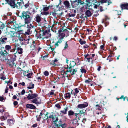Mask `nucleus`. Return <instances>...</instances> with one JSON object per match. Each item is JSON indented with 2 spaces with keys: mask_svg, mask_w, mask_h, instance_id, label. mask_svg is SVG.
<instances>
[{
  "mask_svg": "<svg viewBox=\"0 0 128 128\" xmlns=\"http://www.w3.org/2000/svg\"><path fill=\"white\" fill-rule=\"evenodd\" d=\"M30 12L28 11L23 12L21 15L20 17L22 19H24L25 24H28L30 23L32 20L31 17H30Z\"/></svg>",
  "mask_w": 128,
  "mask_h": 128,
  "instance_id": "nucleus-1",
  "label": "nucleus"
},
{
  "mask_svg": "<svg viewBox=\"0 0 128 128\" xmlns=\"http://www.w3.org/2000/svg\"><path fill=\"white\" fill-rule=\"evenodd\" d=\"M65 36V34L63 32L60 33L57 38L58 41L54 44V46L55 48L58 47V43L60 44L62 42L64 37Z\"/></svg>",
  "mask_w": 128,
  "mask_h": 128,
  "instance_id": "nucleus-2",
  "label": "nucleus"
},
{
  "mask_svg": "<svg viewBox=\"0 0 128 128\" xmlns=\"http://www.w3.org/2000/svg\"><path fill=\"white\" fill-rule=\"evenodd\" d=\"M51 34L49 33V32L47 30L44 31V32H40L39 34L38 37L40 38H47L48 37L50 36Z\"/></svg>",
  "mask_w": 128,
  "mask_h": 128,
  "instance_id": "nucleus-3",
  "label": "nucleus"
},
{
  "mask_svg": "<svg viewBox=\"0 0 128 128\" xmlns=\"http://www.w3.org/2000/svg\"><path fill=\"white\" fill-rule=\"evenodd\" d=\"M6 51L5 50H2L0 51V60H2L5 58V56L7 54Z\"/></svg>",
  "mask_w": 128,
  "mask_h": 128,
  "instance_id": "nucleus-4",
  "label": "nucleus"
},
{
  "mask_svg": "<svg viewBox=\"0 0 128 128\" xmlns=\"http://www.w3.org/2000/svg\"><path fill=\"white\" fill-rule=\"evenodd\" d=\"M32 103L35 104L37 105L41 103V99L40 98H36L31 100Z\"/></svg>",
  "mask_w": 128,
  "mask_h": 128,
  "instance_id": "nucleus-5",
  "label": "nucleus"
},
{
  "mask_svg": "<svg viewBox=\"0 0 128 128\" xmlns=\"http://www.w3.org/2000/svg\"><path fill=\"white\" fill-rule=\"evenodd\" d=\"M109 19V18L107 16H105L104 18L102 20V23L104 24L105 26H106L109 24L108 21Z\"/></svg>",
  "mask_w": 128,
  "mask_h": 128,
  "instance_id": "nucleus-6",
  "label": "nucleus"
},
{
  "mask_svg": "<svg viewBox=\"0 0 128 128\" xmlns=\"http://www.w3.org/2000/svg\"><path fill=\"white\" fill-rule=\"evenodd\" d=\"M88 106L87 102H84L82 104H78L77 106V108H83L87 107Z\"/></svg>",
  "mask_w": 128,
  "mask_h": 128,
  "instance_id": "nucleus-7",
  "label": "nucleus"
},
{
  "mask_svg": "<svg viewBox=\"0 0 128 128\" xmlns=\"http://www.w3.org/2000/svg\"><path fill=\"white\" fill-rule=\"evenodd\" d=\"M38 95L36 94H29L27 97V98L28 100L34 99L37 97Z\"/></svg>",
  "mask_w": 128,
  "mask_h": 128,
  "instance_id": "nucleus-8",
  "label": "nucleus"
},
{
  "mask_svg": "<svg viewBox=\"0 0 128 128\" xmlns=\"http://www.w3.org/2000/svg\"><path fill=\"white\" fill-rule=\"evenodd\" d=\"M8 4L10 5L13 8H14L15 7H18V6L16 4H15L14 1L12 0H10V1L7 2Z\"/></svg>",
  "mask_w": 128,
  "mask_h": 128,
  "instance_id": "nucleus-9",
  "label": "nucleus"
},
{
  "mask_svg": "<svg viewBox=\"0 0 128 128\" xmlns=\"http://www.w3.org/2000/svg\"><path fill=\"white\" fill-rule=\"evenodd\" d=\"M35 44L33 43V44H32L31 45L30 47L32 50H34L37 52H39L40 50L41 49V48H39L38 47L35 48L34 47Z\"/></svg>",
  "mask_w": 128,
  "mask_h": 128,
  "instance_id": "nucleus-10",
  "label": "nucleus"
},
{
  "mask_svg": "<svg viewBox=\"0 0 128 128\" xmlns=\"http://www.w3.org/2000/svg\"><path fill=\"white\" fill-rule=\"evenodd\" d=\"M42 18L38 14H37L34 18V20L37 23H39L41 20Z\"/></svg>",
  "mask_w": 128,
  "mask_h": 128,
  "instance_id": "nucleus-11",
  "label": "nucleus"
},
{
  "mask_svg": "<svg viewBox=\"0 0 128 128\" xmlns=\"http://www.w3.org/2000/svg\"><path fill=\"white\" fill-rule=\"evenodd\" d=\"M47 62H50V60H48L47 61ZM58 61V60L57 59H55L54 60H52V61L51 60L50 62V65L55 66L57 65V62Z\"/></svg>",
  "mask_w": 128,
  "mask_h": 128,
  "instance_id": "nucleus-12",
  "label": "nucleus"
},
{
  "mask_svg": "<svg viewBox=\"0 0 128 128\" xmlns=\"http://www.w3.org/2000/svg\"><path fill=\"white\" fill-rule=\"evenodd\" d=\"M71 12L68 14L69 17H74L76 15V10H75L72 9L71 10Z\"/></svg>",
  "mask_w": 128,
  "mask_h": 128,
  "instance_id": "nucleus-13",
  "label": "nucleus"
},
{
  "mask_svg": "<svg viewBox=\"0 0 128 128\" xmlns=\"http://www.w3.org/2000/svg\"><path fill=\"white\" fill-rule=\"evenodd\" d=\"M14 48L15 49L17 50V51L18 53L20 54H22L23 52V49L20 47H17L15 45Z\"/></svg>",
  "mask_w": 128,
  "mask_h": 128,
  "instance_id": "nucleus-14",
  "label": "nucleus"
},
{
  "mask_svg": "<svg viewBox=\"0 0 128 128\" xmlns=\"http://www.w3.org/2000/svg\"><path fill=\"white\" fill-rule=\"evenodd\" d=\"M79 92V90H78L77 88H76L74 90H72L71 92V94H72L74 95L75 97L77 96V94Z\"/></svg>",
  "mask_w": 128,
  "mask_h": 128,
  "instance_id": "nucleus-15",
  "label": "nucleus"
},
{
  "mask_svg": "<svg viewBox=\"0 0 128 128\" xmlns=\"http://www.w3.org/2000/svg\"><path fill=\"white\" fill-rule=\"evenodd\" d=\"M26 106L27 108L31 109H34L36 108V107L32 104H27Z\"/></svg>",
  "mask_w": 128,
  "mask_h": 128,
  "instance_id": "nucleus-16",
  "label": "nucleus"
},
{
  "mask_svg": "<svg viewBox=\"0 0 128 128\" xmlns=\"http://www.w3.org/2000/svg\"><path fill=\"white\" fill-rule=\"evenodd\" d=\"M64 4L65 6V7L67 8H70V4L68 1L66 0L64 2Z\"/></svg>",
  "mask_w": 128,
  "mask_h": 128,
  "instance_id": "nucleus-17",
  "label": "nucleus"
},
{
  "mask_svg": "<svg viewBox=\"0 0 128 128\" xmlns=\"http://www.w3.org/2000/svg\"><path fill=\"white\" fill-rule=\"evenodd\" d=\"M120 7L122 10H128V4H122L121 5Z\"/></svg>",
  "mask_w": 128,
  "mask_h": 128,
  "instance_id": "nucleus-18",
  "label": "nucleus"
},
{
  "mask_svg": "<svg viewBox=\"0 0 128 128\" xmlns=\"http://www.w3.org/2000/svg\"><path fill=\"white\" fill-rule=\"evenodd\" d=\"M8 124L9 126H12L14 124V121L12 119H9L8 120Z\"/></svg>",
  "mask_w": 128,
  "mask_h": 128,
  "instance_id": "nucleus-19",
  "label": "nucleus"
},
{
  "mask_svg": "<svg viewBox=\"0 0 128 128\" xmlns=\"http://www.w3.org/2000/svg\"><path fill=\"white\" fill-rule=\"evenodd\" d=\"M7 40V38L6 37L1 38L0 39V42L2 44L5 43Z\"/></svg>",
  "mask_w": 128,
  "mask_h": 128,
  "instance_id": "nucleus-20",
  "label": "nucleus"
},
{
  "mask_svg": "<svg viewBox=\"0 0 128 128\" xmlns=\"http://www.w3.org/2000/svg\"><path fill=\"white\" fill-rule=\"evenodd\" d=\"M9 24L11 26H15L16 24V21L13 19L12 20L9 22Z\"/></svg>",
  "mask_w": 128,
  "mask_h": 128,
  "instance_id": "nucleus-21",
  "label": "nucleus"
},
{
  "mask_svg": "<svg viewBox=\"0 0 128 128\" xmlns=\"http://www.w3.org/2000/svg\"><path fill=\"white\" fill-rule=\"evenodd\" d=\"M70 94L69 92L67 93L64 94V98L66 99H69L70 98Z\"/></svg>",
  "mask_w": 128,
  "mask_h": 128,
  "instance_id": "nucleus-22",
  "label": "nucleus"
},
{
  "mask_svg": "<svg viewBox=\"0 0 128 128\" xmlns=\"http://www.w3.org/2000/svg\"><path fill=\"white\" fill-rule=\"evenodd\" d=\"M68 107H66L64 108V110H61L60 112L64 114H66L67 113V112L68 111Z\"/></svg>",
  "mask_w": 128,
  "mask_h": 128,
  "instance_id": "nucleus-23",
  "label": "nucleus"
},
{
  "mask_svg": "<svg viewBox=\"0 0 128 128\" xmlns=\"http://www.w3.org/2000/svg\"><path fill=\"white\" fill-rule=\"evenodd\" d=\"M76 64V63L74 61H72L71 62L70 61L69 62V66L73 68Z\"/></svg>",
  "mask_w": 128,
  "mask_h": 128,
  "instance_id": "nucleus-24",
  "label": "nucleus"
},
{
  "mask_svg": "<svg viewBox=\"0 0 128 128\" xmlns=\"http://www.w3.org/2000/svg\"><path fill=\"white\" fill-rule=\"evenodd\" d=\"M85 14L88 16H90L92 15V13L89 10H88L85 12Z\"/></svg>",
  "mask_w": 128,
  "mask_h": 128,
  "instance_id": "nucleus-25",
  "label": "nucleus"
},
{
  "mask_svg": "<svg viewBox=\"0 0 128 128\" xmlns=\"http://www.w3.org/2000/svg\"><path fill=\"white\" fill-rule=\"evenodd\" d=\"M27 88L29 89L33 88H34V85L32 82H31L29 84Z\"/></svg>",
  "mask_w": 128,
  "mask_h": 128,
  "instance_id": "nucleus-26",
  "label": "nucleus"
},
{
  "mask_svg": "<svg viewBox=\"0 0 128 128\" xmlns=\"http://www.w3.org/2000/svg\"><path fill=\"white\" fill-rule=\"evenodd\" d=\"M83 2L81 1V0H76L74 1L75 4L77 5H78L80 3L81 4H83Z\"/></svg>",
  "mask_w": 128,
  "mask_h": 128,
  "instance_id": "nucleus-27",
  "label": "nucleus"
},
{
  "mask_svg": "<svg viewBox=\"0 0 128 128\" xmlns=\"http://www.w3.org/2000/svg\"><path fill=\"white\" fill-rule=\"evenodd\" d=\"M78 122V121L76 120L75 119H74L72 120V123L73 124H75L77 126H78L79 124Z\"/></svg>",
  "mask_w": 128,
  "mask_h": 128,
  "instance_id": "nucleus-28",
  "label": "nucleus"
},
{
  "mask_svg": "<svg viewBox=\"0 0 128 128\" xmlns=\"http://www.w3.org/2000/svg\"><path fill=\"white\" fill-rule=\"evenodd\" d=\"M16 56L15 54H13L12 57L11 58V62H14L16 60Z\"/></svg>",
  "mask_w": 128,
  "mask_h": 128,
  "instance_id": "nucleus-29",
  "label": "nucleus"
},
{
  "mask_svg": "<svg viewBox=\"0 0 128 128\" xmlns=\"http://www.w3.org/2000/svg\"><path fill=\"white\" fill-rule=\"evenodd\" d=\"M4 73H2L0 74V78L1 80H5L6 79V77L4 75Z\"/></svg>",
  "mask_w": 128,
  "mask_h": 128,
  "instance_id": "nucleus-30",
  "label": "nucleus"
},
{
  "mask_svg": "<svg viewBox=\"0 0 128 128\" xmlns=\"http://www.w3.org/2000/svg\"><path fill=\"white\" fill-rule=\"evenodd\" d=\"M5 25L2 22L0 21V29H2L4 28Z\"/></svg>",
  "mask_w": 128,
  "mask_h": 128,
  "instance_id": "nucleus-31",
  "label": "nucleus"
},
{
  "mask_svg": "<svg viewBox=\"0 0 128 128\" xmlns=\"http://www.w3.org/2000/svg\"><path fill=\"white\" fill-rule=\"evenodd\" d=\"M79 42L81 44H86V42L85 40H82V39H80V40Z\"/></svg>",
  "mask_w": 128,
  "mask_h": 128,
  "instance_id": "nucleus-32",
  "label": "nucleus"
},
{
  "mask_svg": "<svg viewBox=\"0 0 128 128\" xmlns=\"http://www.w3.org/2000/svg\"><path fill=\"white\" fill-rule=\"evenodd\" d=\"M68 115L70 116H72L74 114V112L72 110L69 111L68 112Z\"/></svg>",
  "mask_w": 128,
  "mask_h": 128,
  "instance_id": "nucleus-33",
  "label": "nucleus"
},
{
  "mask_svg": "<svg viewBox=\"0 0 128 128\" xmlns=\"http://www.w3.org/2000/svg\"><path fill=\"white\" fill-rule=\"evenodd\" d=\"M31 32V30L29 28H28L27 31H26V32L25 33V34L26 35V34H30Z\"/></svg>",
  "mask_w": 128,
  "mask_h": 128,
  "instance_id": "nucleus-34",
  "label": "nucleus"
},
{
  "mask_svg": "<svg viewBox=\"0 0 128 128\" xmlns=\"http://www.w3.org/2000/svg\"><path fill=\"white\" fill-rule=\"evenodd\" d=\"M14 63L13 62H11V60L8 63V64L9 66L11 67H12L13 66H14Z\"/></svg>",
  "mask_w": 128,
  "mask_h": 128,
  "instance_id": "nucleus-35",
  "label": "nucleus"
},
{
  "mask_svg": "<svg viewBox=\"0 0 128 128\" xmlns=\"http://www.w3.org/2000/svg\"><path fill=\"white\" fill-rule=\"evenodd\" d=\"M78 114H77V113L74 114V115L76 116V118L75 119L78 121V120H80V117L79 116H78Z\"/></svg>",
  "mask_w": 128,
  "mask_h": 128,
  "instance_id": "nucleus-36",
  "label": "nucleus"
},
{
  "mask_svg": "<svg viewBox=\"0 0 128 128\" xmlns=\"http://www.w3.org/2000/svg\"><path fill=\"white\" fill-rule=\"evenodd\" d=\"M6 50H9L11 49V46L9 45H6L5 46Z\"/></svg>",
  "mask_w": 128,
  "mask_h": 128,
  "instance_id": "nucleus-37",
  "label": "nucleus"
},
{
  "mask_svg": "<svg viewBox=\"0 0 128 128\" xmlns=\"http://www.w3.org/2000/svg\"><path fill=\"white\" fill-rule=\"evenodd\" d=\"M77 114H80V115L82 114H83V115H85L86 112H84L83 110H80L79 113H77Z\"/></svg>",
  "mask_w": 128,
  "mask_h": 128,
  "instance_id": "nucleus-38",
  "label": "nucleus"
},
{
  "mask_svg": "<svg viewBox=\"0 0 128 128\" xmlns=\"http://www.w3.org/2000/svg\"><path fill=\"white\" fill-rule=\"evenodd\" d=\"M41 14L43 15H44L48 14L49 13L47 12L44 11L41 12Z\"/></svg>",
  "mask_w": 128,
  "mask_h": 128,
  "instance_id": "nucleus-39",
  "label": "nucleus"
},
{
  "mask_svg": "<svg viewBox=\"0 0 128 128\" xmlns=\"http://www.w3.org/2000/svg\"><path fill=\"white\" fill-rule=\"evenodd\" d=\"M18 38L19 40L20 41H23L24 40H25L23 38L22 35H21V36H18Z\"/></svg>",
  "mask_w": 128,
  "mask_h": 128,
  "instance_id": "nucleus-40",
  "label": "nucleus"
},
{
  "mask_svg": "<svg viewBox=\"0 0 128 128\" xmlns=\"http://www.w3.org/2000/svg\"><path fill=\"white\" fill-rule=\"evenodd\" d=\"M50 7V6H48V7L46 6V7H44V6L43 7V10L44 11H47L48 10H49Z\"/></svg>",
  "mask_w": 128,
  "mask_h": 128,
  "instance_id": "nucleus-41",
  "label": "nucleus"
},
{
  "mask_svg": "<svg viewBox=\"0 0 128 128\" xmlns=\"http://www.w3.org/2000/svg\"><path fill=\"white\" fill-rule=\"evenodd\" d=\"M7 117L6 116H2L0 117V119L2 121H3L6 119Z\"/></svg>",
  "mask_w": 128,
  "mask_h": 128,
  "instance_id": "nucleus-42",
  "label": "nucleus"
},
{
  "mask_svg": "<svg viewBox=\"0 0 128 128\" xmlns=\"http://www.w3.org/2000/svg\"><path fill=\"white\" fill-rule=\"evenodd\" d=\"M77 71V70L76 69H74L72 70V72H71V74L72 75H73Z\"/></svg>",
  "mask_w": 128,
  "mask_h": 128,
  "instance_id": "nucleus-43",
  "label": "nucleus"
},
{
  "mask_svg": "<svg viewBox=\"0 0 128 128\" xmlns=\"http://www.w3.org/2000/svg\"><path fill=\"white\" fill-rule=\"evenodd\" d=\"M82 73H85L86 72V70L84 69L81 68V69H80Z\"/></svg>",
  "mask_w": 128,
  "mask_h": 128,
  "instance_id": "nucleus-44",
  "label": "nucleus"
},
{
  "mask_svg": "<svg viewBox=\"0 0 128 128\" xmlns=\"http://www.w3.org/2000/svg\"><path fill=\"white\" fill-rule=\"evenodd\" d=\"M100 5V3L99 2L97 4H95L94 6V8H97Z\"/></svg>",
  "mask_w": 128,
  "mask_h": 128,
  "instance_id": "nucleus-45",
  "label": "nucleus"
},
{
  "mask_svg": "<svg viewBox=\"0 0 128 128\" xmlns=\"http://www.w3.org/2000/svg\"><path fill=\"white\" fill-rule=\"evenodd\" d=\"M32 74V73H28L26 75V76L28 78H30Z\"/></svg>",
  "mask_w": 128,
  "mask_h": 128,
  "instance_id": "nucleus-46",
  "label": "nucleus"
},
{
  "mask_svg": "<svg viewBox=\"0 0 128 128\" xmlns=\"http://www.w3.org/2000/svg\"><path fill=\"white\" fill-rule=\"evenodd\" d=\"M68 44L67 43V42H66L64 46V50L66 49H67L68 48Z\"/></svg>",
  "mask_w": 128,
  "mask_h": 128,
  "instance_id": "nucleus-47",
  "label": "nucleus"
},
{
  "mask_svg": "<svg viewBox=\"0 0 128 128\" xmlns=\"http://www.w3.org/2000/svg\"><path fill=\"white\" fill-rule=\"evenodd\" d=\"M72 68V67L70 66L69 68H68V69L66 71V72H71L72 70L71 68Z\"/></svg>",
  "mask_w": 128,
  "mask_h": 128,
  "instance_id": "nucleus-48",
  "label": "nucleus"
},
{
  "mask_svg": "<svg viewBox=\"0 0 128 128\" xmlns=\"http://www.w3.org/2000/svg\"><path fill=\"white\" fill-rule=\"evenodd\" d=\"M49 74L48 72L47 71H45L44 72V75L46 76H48L49 75Z\"/></svg>",
  "mask_w": 128,
  "mask_h": 128,
  "instance_id": "nucleus-49",
  "label": "nucleus"
},
{
  "mask_svg": "<svg viewBox=\"0 0 128 128\" xmlns=\"http://www.w3.org/2000/svg\"><path fill=\"white\" fill-rule=\"evenodd\" d=\"M23 32L22 31H20V32H18L17 33V34H18V36H21L20 34H22V33H23Z\"/></svg>",
  "mask_w": 128,
  "mask_h": 128,
  "instance_id": "nucleus-50",
  "label": "nucleus"
},
{
  "mask_svg": "<svg viewBox=\"0 0 128 128\" xmlns=\"http://www.w3.org/2000/svg\"><path fill=\"white\" fill-rule=\"evenodd\" d=\"M86 4V5L88 6H90L92 5L91 3L88 1L87 2Z\"/></svg>",
  "mask_w": 128,
  "mask_h": 128,
  "instance_id": "nucleus-51",
  "label": "nucleus"
},
{
  "mask_svg": "<svg viewBox=\"0 0 128 128\" xmlns=\"http://www.w3.org/2000/svg\"><path fill=\"white\" fill-rule=\"evenodd\" d=\"M55 106L58 108H61L60 105L58 104H56L55 105Z\"/></svg>",
  "mask_w": 128,
  "mask_h": 128,
  "instance_id": "nucleus-52",
  "label": "nucleus"
},
{
  "mask_svg": "<svg viewBox=\"0 0 128 128\" xmlns=\"http://www.w3.org/2000/svg\"><path fill=\"white\" fill-rule=\"evenodd\" d=\"M37 118V120L38 121H40L41 118V117L40 116H36Z\"/></svg>",
  "mask_w": 128,
  "mask_h": 128,
  "instance_id": "nucleus-53",
  "label": "nucleus"
},
{
  "mask_svg": "<svg viewBox=\"0 0 128 128\" xmlns=\"http://www.w3.org/2000/svg\"><path fill=\"white\" fill-rule=\"evenodd\" d=\"M112 56V55H110L108 57V58H107V60H109V62H110L111 61H112V58H111V59H110V58Z\"/></svg>",
  "mask_w": 128,
  "mask_h": 128,
  "instance_id": "nucleus-54",
  "label": "nucleus"
},
{
  "mask_svg": "<svg viewBox=\"0 0 128 128\" xmlns=\"http://www.w3.org/2000/svg\"><path fill=\"white\" fill-rule=\"evenodd\" d=\"M96 107L97 109L99 110H101V108L100 107V106L98 105H96Z\"/></svg>",
  "mask_w": 128,
  "mask_h": 128,
  "instance_id": "nucleus-55",
  "label": "nucleus"
},
{
  "mask_svg": "<svg viewBox=\"0 0 128 128\" xmlns=\"http://www.w3.org/2000/svg\"><path fill=\"white\" fill-rule=\"evenodd\" d=\"M10 60H9L8 59L6 58L5 59V61L6 62L7 64H8V63L9 62Z\"/></svg>",
  "mask_w": 128,
  "mask_h": 128,
  "instance_id": "nucleus-56",
  "label": "nucleus"
},
{
  "mask_svg": "<svg viewBox=\"0 0 128 128\" xmlns=\"http://www.w3.org/2000/svg\"><path fill=\"white\" fill-rule=\"evenodd\" d=\"M84 60H86V59L87 58L89 57H90V55L88 54H87L86 55H84Z\"/></svg>",
  "mask_w": 128,
  "mask_h": 128,
  "instance_id": "nucleus-57",
  "label": "nucleus"
},
{
  "mask_svg": "<svg viewBox=\"0 0 128 128\" xmlns=\"http://www.w3.org/2000/svg\"><path fill=\"white\" fill-rule=\"evenodd\" d=\"M91 82V80H86L85 81V82L86 83H87L90 82Z\"/></svg>",
  "mask_w": 128,
  "mask_h": 128,
  "instance_id": "nucleus-58",
  "label": "nucleus"
},
{
  "mask_svg": "<svg viewBox=\"0 0 128 128\" xmlns=\"http://www.w3.org/2000/svg\"><path fill=\"white\" fill-rule=\"evenodd\" d=\"M90 57H89L87 58L86 59V61H88V62H90Z\"/></svg>",
  "mask_w": 128,
  "mask_h": 128,
  "instance_id": "nucleus-59",
  "label": "nucleus"
},
{
  "mask_svg": "<svg viewBox=\"0 0 128 128\" xmlns=\"http://www.w3.org/2000/svg\"><path fill=\"white\" fill-rule=\"evenodd\" d=\"M57 14L56 13L54 12H53L52 14V16L54 17H55V18L56 17V16Z\"/></svg>",
  "mask_w": 128,
  "mask_h": 128,
  "instance_id": "nucleus-60",
  "label": "nucleus"
},
{
  "mask_svg": "<svg viewBox=\"0 0 128 128\" xmlns=\"http://www.w3.org/2000/svg\"><path fill=\"white\" fill-rule=\"evenodd\" d=\"M13 103L14 105L15 106H16L18 104V102L16 101H14V102Z\"/></svg>",
  "mask_w": 128,
  "mask_h": 128,
  "instance_id": "nucleus-61",
  "label": "nucleus"
},
{
  "mask_svg": "<svg viewBox=\"0 0 128 128\" xmlns=\"http://www.w3.org/2000/svg\"><path fill=\"white\" fill-rule=\"evenodd\" d=\"M48 57V56L45 55L44 56L43 58V59L44 60H45Z\"/></svg>",
  "mask_w": 128,
  "mask_h": 128,
  "instance_id": "nucleus-62",
  "label": "nucleus"
},
{
  "mask_svg": "<svg viewBox=\"0 0 128 128\" xmlns=\"http://www.w3.org/2000/svg\"><path fill=\"white\" fill-rule=\"evenodd\" d=\"M69 66V65H68V64H67L66 65H65L64 66V68H65L66 69L68 68Z\"/></svg>",
  "mask_w": 128,
  "mask_h": 128,
  "instance_id": "nucleus-63",
  "label": "nucleus"
},
{
  "mask_svg": "<svg viewBox=\"0 0 128 128\" xmlns=\"http://www.w3.org/2000/svg\"><path fill=\"white\" fill-rule=\"evenodd\" d=\"M4 100V98L2 96H0V101H2Z\"/></svg>",
  "mask_w": 128,
  "mask_h": 128,
  "instance_id": "nucleus-64",
  "label": "nucleus"
}]
</instances>
